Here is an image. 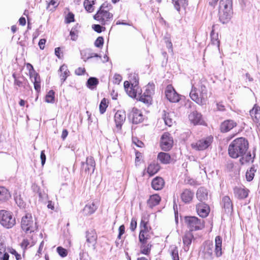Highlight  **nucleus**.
<instances>
[{"label":"nucleus","mask_w":260,"mask_h":260,"mask_svg":"<svg viewBox=\"0 0 260 260\" xmlns=\"http://www.w3.org/2000/svg\"><path fill=\"white\" fill-rule=\"evenodd\" d=\"M248 148V141L244 138H239L233 141L230 144L228 148L229 154L231 157L237 158L245 154Z\"/></svg>","instance_id":"obj_1"},{"label":"nucleus","mask_w":260,"mask_h":260,"mask_svg":"<svg viewBox=\"0 0 260 260\" xmlns=\"http://www.w3.org/2000/svg\"><path fill=\"white\" fill-rule=\"evenodd\" d=\"M189 95L191 100L198 105H205L207 99V89L206 86L201 82H199L198 84L192 83Z\"/></svg>","instance_id":"obj_2"},{"label":"nucleus","mask_w":260,"mask_h":260,"mask_svg":"<svg viewBox=\"0 0 260 260\" xmlns=\"http://www.w3.org/2000/svg\"><path fill=\"white\" fill-rule=\"evenodd\" d=\"M233 14V0H220L218 10L220 21L223 24L227 23L231 20Z\"/></svg>","instance_id":"obj_3"},{"label":"nucleus","mask_w":260,"mask_h":260,"mask_svg":"<svg viewBox=\"0 0 260 260\" xmlns=\"http://www.w3.org/2000/svg\"><path fill=\"white\" fill-rule=\"evenodd\" d=\"M21 227L26 233L34 232L38 228L36 220L33 218L30 213H26L22 217Z\"/></svg>","instance_id":"obj_4"},{"label":"nucleus","mask_w":260,"mask_h":260,"mask_svg":"<svg viewBox=\"0 0 260 260\" xmlns=\"http://www.w3.org/2000/svg\"><path fill=\"white\" fill-rule=\"evenodd\" d=\"M184 222L190 232L201 230L205 226L204 220L196 216L185 217Z\"/></svg>","instance_id":"obj_5"},{"label":"nucleus","mask_w":260,"mask_h":260,"mask_svg":"<svg viewBox=\"0 0 260 260\" xmlns=\"http://www.w3.org/2000/svg\"><path fill=\"white\" fill-rule=\"evenodd\" d=\"M0 223L7 229L12 228L16 223L12 213L5 210L0 211Z\"/></svg>","instance_id":"obj_6"},{"label":"nucleus","mask_w":260,"mask_h":260,"mask_svg":"<svg viewBox=\"0 0 260 260\" xmlns=\"http://www.w3.org/2000/svg\"><path fill=\"white\" fill-rule=\"evenodd\" d=\"M214 245L210 241L205 242L201 247L200 254L204 260H213L214 258Z\"/></svg>","instance_id":"obj_7"},{"label":"nucleus","mask_w":260,"mask_h":260,"mask_svg":"<svg viewBox=\"0 0 260 260\" xmlns=\"http://www.w3.org/2000/svg\"><path fill=\"white\" fill-rule=\"evenodd\" d=\"M148 220L147 218L143 217L140 223V232L139 236V241L142 243H144L148 238V234L150 227L148 225Z\"/></svg>","instance_id":"obj_8"},{"label":"nucleus","mask_w":260,"mask_h":260,"mask_svg":"<svg viewBox=\"0 0 260 260\" xmlns=\"http://www.w3.org/2000/svg\"><path fill=\"white\" fill-rule=\"evenodd\" d=\"M154 85L149 83L145 87V90L143 94L140 95L139 100L144 104L149 105L151 104L152 98L151 95L153 94Z\"/></svg>","instance_id":"obj_9"},{"label":"nucleus","mask_w":260,"mask_h":260,"mask_svg":"<svg viewBox=\"0 0 260 260\" xmlns=\"http://www.w3.org/2000/svg\"><path fill=\"white\" fill-rule=\"evenodd\" d=\"M213 141L212 137H207L202 139L196 142L192 143L191 146L195 150L202 151L207 149L211 144Z\"/></svg>","instance_id":"obj_10"},{"label":"nucleus","mask_w":260,"mask_h":260,"mask_svg":"<svg viewBox=\"0 0 260 260\" xmlns=\"http://www.w3.org/2000/svg\"><path fill=\"white\" fill-rule=\"evenodd\" d=\"M113 17V14L105 9H100L95 15L94 19L100 22L102 24L105 25Z\"/></svg>","instance_id":"obj_11"},{"label":"nucleus","mask_w":260,"mask_h":260,"mask_svg":"<svg viewBox=\"0 0 260 260\" xmlns=\"http://www.w3.org/2000/svg\"><path fill=\"white\" fill-rule=\"evenodd\" d=\"M173 140L171 135L168 133H165L161 138L160 146L165 151L169 150L173 146Z\"/></svg>","instance_id":"obj_12"},{"label":"nucleus","mask_w":260,"mask_h":260,"mask_svg":"<svg viewBox=\"0 0 260 260\" xmlns=\"http://www.w3.org/2000/svg\"><path fill=\"white\" fill-rule=\"evenodd\" d=\"M95 167V162L93 158L89 156L86 158L85 162H82V169L88 174H92L93 173Z\"/></svg>","instance_id":"obj_13"},{"label":"nucleus","mask_w":260,"mask_h":260,"mask_svg":"<svg viewBox=\"0 0 260 260\" xmlns=\"http://www.w3.org/2000/svg\"><path fill=\"white\" fill-rule=\"evenodd\" d=\"M166 96L171 102L176 103L180 100L179 95L176 92L173 86L168 85L165 91Z\"/></svg>","instance_id":"obj_14"},{"label":"nucleus","mask_w":260,"mask_h":260,"mask_svg":"<svg viewBox=\"0 0 260 260\" xmlns=\"http://www.w3.org/2000/svg\"><path fill=\"white\" fill-rule=\"evenodd\" d=\"M196 210L198 215L203 218L207 217L210 212L209 206L203 202L200 203L197 205Z\"/></svg>","instance_id":"obj_15"},{"label":"nucleus","mask_w":260,"mask_h":260,"mask_svg":"<svg viewBox=\"0 0 260 260\" xmlns=\"http://www.w3.org/2000/svg\"><path fill=\"white\" fill-rule=\"evenodd\" d=\"M193 240H194V236L191 232H188L185 234L182 238L183 243V248L184 251L187 252L189 250Z\"/></svg>","instance_id":"obj_16"},{"label":"nucleus","mask_w":260,"mask_h":260,"mask_svg":"<svg viewBox=\"0 0 260 260\" xmlns=\"http://www.w3.org/2000/svg\"><path fill=\"white\" fill-rule=\"evenodd\" d=\"M130 116L132 117L133 122L135 124L141 123L144 120L142 112L136 108H133Z\"/></svg>","instance_id":"obj_17"},{"label":"nucleus","mask_w":260,"mask_h":260,"mask_svg":"<svg viewBox=\"0 0 260 260\" xmlns=\"http://www.w3.org/2000/svg\"><path fill=\"white\" fill-rule=\"evenodd\" d=\"M86 242L88 243L89 247H92V248H95V245L96 244L97 235L94 230L88 231L86 232Z\"/></svg>","instance_id":"obj_18"},{"label":"nucleus","mask_w":260,"mask_h":260,"mask_svg":"<svg viewBox=\"0 0 260 260\" xmlns=\"http://www.w3.org/2000/svg\"><path fill=\"white\" fill-rule=\"evenodd\" d=\"M249 114L253 121L258 123L260 126V107L255 104L253 108L249 111Z\"/></svg>","instance_id":"obj_19"},{"label":"nucleus","mask_w":260,"mask_h":260,"mask_svg":"<svg viewBox=\"0 0 260 260\" xmlns=\"http://www.w3.org/2000/svg\"><path fill=\"white\" fill-rule=\"evenodd\" d=\"M125 113L122 111H117L114 115V120L116 126L118 128H121L122 125L125 120Z\"/></svg>","instance_id":"obj_20"},{"label":"nucleus","mask_w":260,"mask_h":260,"mask_svg":"<svg viewBox=\"0 0 260 260\" xmlns=\"http://www.w3.org/2000/svg\"><path fill=\"white\" fill-rule=\"evenodd\" d=\"M237 125V123L233 120H226L220 125V129L222 132H228Z\"/></svg>","instance_id":"obj_21"},{"label":"nucleus","mask_w":260,"mask_h":260,"mask_svg":"<svg viewBox=\"0 0 260 260\" xmlns=\"http://www.w3.org/2000/svg\"><path fill=\"white\" fill-rule=\"evenodd\" d=\"M215 245L214 248V254L217 257H220L222 254V239L218 236H216L215 240Z\"/></svg>","instance_id":"obj_22"},{"label":"nucleus","mask_w":260,"mask_h":260,"mask_svg":"<svg viewBox=\"0 0 260 260\" xmlns=\"http://www.w3.org/2000/svg\"><path fill=\"white\" fill-rule=\"evenodd\" d=\"M194 196V193L190 189H184L181 194L182 201L185 203H190Z\"/></svg>","instance_id":"obj_23"},{"label":"nucleus","mask_w":260,"mask_h":260,"mask_svg":"<svg viewBox=\"0 0 260 260\" xmlns=\"http://www.w3.org/2000/svg\"><path fill=\"white\" fill-rule=\"evenodd\" d=\"M249 190L246 188L236 187L234 189V193L236 197L243 199L246 198L248 194Z\"/></svg>","instance_id":"obj_24"},{"label":"nucleus","mask_w":260,"mask_h":260,"mask_svg":"<svg viewBox=\"0 0 260 260\" xmlns=\"http://www.w3.org/2000/svg\"><path fill=\"white\" fill-rule=\"evenodd\" d=\"M222 202L223 207L227 213H232L233 211V204L229 197L224 196L222 198Z\"/></svg>","instance_id":"obj_25"},{"label":"nucleus","mask_w":260,"mask_h":260,"mask_svg":"<svg viewBox=\"0 0 260 260\" xmlns=\"http://www.w3.org/2000/svg\"><path fill=\"white\" fill-rule=\"evenodd\" d=\"M196 196L197 199L202 203L208 199V190L204 187H200L197 191Z\"/></svg>","instance_id":"obj_26"},{"label":"nucleus","mask_w":260,"mask_h":260,"mask_svg":"<svg viewBox=\"0 0 260 260\" xmlns=\"http://www.w3.org/2000/svg\"><path fill=\"white\" fill-rule=\"evenodd\" d=\"M164 183V181L162 178L156 177L152 180L151 186L154 189L158 190L162 188Z\"/></svg>","instance_id":"obj_27"},{"label":"nucleus","mask_w":260,"mask_h":260,"mask_svg":"<svg viewBox=\"0 0 260 260\" xmlns=\"http://www.w3.org/2000/svg\"><path fill=\"white\" fill-rule=\"evenodd\" d=\"M159 169V165L155 161H153L148 165L147 172L150 176H152L157 173Z\"/></svg>","instance_id":"obj_28"},{"label":"nucleus","mask_w":260,"mask_h":260,"mask_svg":"<svg viewBox=\"0 0 260 260\" xmlns=\"http://www.w3.org/2000/svg\"><path fill=\"white\" fill-rule=\"evenodd\" d=\"M189 119L190 122L194 124H198L201 123L202 115L197 111H193L189 115Z\"/></svg>","instance_id":"obj_29"},{"label":"nucleus","mask_w":260,"mask_h":260,"mask_svg":"<svg viewBox=\"0 0 260 260\" xmlns=\"http://www.w3.org/2000/svg\"><path fill=\"white\" fill-rule=\"evenodd\" d=\"M131 86L126 89V92L131 98H136L137 93L139 92V86L137 85V82L131 83Z\"/></svg>","instance_id":"obj_30"},{"label":"nucleus","mask_w":260,"mask_h":260,"mask_svg":"<svg viewBox=\"0 0 260 260\" xmlns=\"http://www.w3.org/2000/svg\"><path fill=\"white\" fill-rule=\"evenodd\" d=\"M157 159L163 164H168L171 162V157L169 153L161 152L157 155Z\"/></svg>","instance_id":"obj_31"},{"label":"nucleus","mask_w":260,"mask_h":260,"mask_svg":"<svg viewBox=\"0 0 260 260\" xmlns=\"http://www.w3.org/2000/svg\"><path fill=\"white\" fill-rule=\"evenodd\" d=\"M11 196L9 191L4 186H0V201L6 202L9 200Z\"/></svg>","instance_id":"obj_32"},{"label":"nucleus","mask_w":260,"mask_h":260,"mask_svg":"<svg viewBox=\"0 0 260 260\" xmlns=\"http://www.w3.org/2000/svg\"><path fill=\"white\" fill-rule=\"evenodd\" d=\"M97 209V206L94 203H89L84 207L83 213L85 215H89L93 214Z\"/></svg>","instance_id":"obj_33"},{"label":"nucleus","mask_w":260,"mask_h":260,"mask_svg":"<svg viewBox=\"0 0 260 260\" xmlns=\"http://www.w3.org/2000/svg\"><path fill=\"white\" fill-rule=\"evenodd\" d=\"M210 38L211 45L215 46L216 49L219 51L220 41L218 39V34L217 33H215L214 30L212 29L210 34Z\"/></svg>","instance_id":"obj_34"},{"label":"nucleus","mask_w":260,"mask_h":260,"mask_svg":"<svg viewBox=\"0 0 260 260\" xmlns=\"http://www.w3.org/2000/svg\"><path fill=\"white\" fill-rule=\"evenodd\" d=\"M172 3L174 4V7L176 10L179 12L180 10V8H185L188 5V1L187 0H172Z\"/></svg>","instance_id":"obj_35"},{"label":"nucleus","mask_w":260,"mask_h":260,"mask_svg":"<svg viewBox=\"0 0 260 260\" xmlns=\"http://www.w3.org/2000/svg\"><path fill=\"white\" fill-rule=\"evenodd\" d=\"M59 71L61 73L60 77L62 83L69 76L70 72L68 69V67L65 64H63L60 67Z\"/></svg>","instance_id":"obj_36"},{"label":"nucleus","mask_w":260,"mask_h":260,"mask_svg":"<svg viewBox=\"0 0 260 260\" xmlns=\"http://www.w3.org/2000/svg\"><path fill=\"white\" fill-rule=\"evenodd\" d=\"M169 251L173 260H179L178 249L176 245L170 246Z\"/></svg>","instance_id":"obj_37"},{"label":"nucleus","mask_w":260,"mask_h":260,"mask_svg":"<svg viewBox=\"0 0 260 260\" xmlns=\"http://www.w3.org/2000/svg\"><path fill=\"white\" fill-rule=\"evenodd\" d=\"M99 84V80L95 77H90L86 82L87 87L90 89H93Z\"/></svg>","instance_id":"obj_38"},{"label":"nucleus","mask_w":260,"mask_h":260,"mask_svg":"<svg viewBox=\"0 0 260 260\" xmlns=\"http://www.w3.org/2000/svg\"><path fill=\"white\" fill-rule=\"evenodd\" d=\"M95 0H85L84 2V7L85 10L91 13L94 10L93 5H94Z\"/></svg>","instance_id":"obj_39"},{"label":"nucleus","mask_w":260,"mask_h":260,"mask_svg":"<svg viewBox=\"0 0 260 260\" xmlns=\"http://www.w3.org/2000/svg\"><path fill=\"white\" fill-rule=\"evenodd\" d=\"M160 201V197L157 194H153L150 196L148 204L150 206L153 207L158 205Z\"/></svg>","instance_id":"obj_40"},{"label":"nucleus","mask_w":260,"mask_h":260,"mask_svg":"<svg viewBox=\"0 0 260 260\" xmlns=\"http://www.w3.org/2000/svg\"><path fill=\"white\" fill-rule=\"evenodd\" d=\"M255 155L253 157H252L251 154L250 152L247 153L246 154L243 155L240 159V162L242 164H244L246 162H252L253 161L254 157Z\"/></svg>","instance_id":"obj_41"},{"label":"nucleus","mask_w":260,"mask_h":260,"mask_svg":"<svg viewBox=\"0 0 260 260\" xmlns=\"http://www.w3.org/2000/svg\"><path fill=\"white\" fill-rule=\"evenodd\" d=\"M28 65L30 66L31 67V68L32 70H34L33 67L29 63L28 64ZM30 74V78L31 79V81L32 82H36L37 81H40V78L39 75L35 71H33V72H29Z\"/></svg>","instance_id":"obj_42"},{"label":"nucleus","mask_w":260,"mask_h":260,"mask_svg":"<svg viewBox=\"0 0 260 260\" xmlns=\"http://www.w3.org/2000/svg\"><path fill=\"white\" fill-rule=\"evenodd\" d=\"M255 171L256 170L254 167H251L249 170L247 171L246 178L248 181H250L253 179Z\"/></svg>","instance_id":"obj_43"},{"label":"nucleus","mask_w":260,"mask_h":260,"mask_svg":"<svg viewBox=\"0 0 260 260\" xmlns=\"http://www.w3.org/2000/svg\"><path fill=\"white\" fill-rule=\"evenodd\" d=\"M55 92L53 90L49 91L45 97V101L48 103H53L54 102Z\"/></svg>","instance_id":"obj_44"},{"label":"nucleus","mask_w":260,"mask_h":260,"mask_svg":"<svg viewBox=\"0 0 260 260\" xmlns=\"http://www.w3.org/2000/svg\"><path fill=\"white\" fill-rule=\"evenodd\" d=\"M146 240L145 241L144 243H142V245L141 247V252L145 255H148L151 249V245L150 244H146Z\"/></svg>","instance_id":"obj_45"},{"label":"nucleus","mask_w":260,"mask_h":260,"mask_svg":"<svg viewBox=\"0 0 260 260\" xmlns=\"http://www.w3.org/2000/svg\"><path fill=\"white\" fill-rule=\"evenodd\" d=\"M163 119L166 125L171 126L173 123V119L171 118L169 113H167L165 111H164V114L163 115Z\"/></svg>","instance_id":"obj_46"},{"label":"nucleus","mask_w":260,"mask_h":260,"mask_svg":"<svg viewBox=\"0 0 260 260\" xmlns=\"http://www.w3.org/2000/svg\"><path fill=\"white\" fill-rule=\"evenodd\" d=\"M78 30L76 27H72L70 31V35L71 36V39L73 41H76L78 39Z\"/></svg>","instance_id":"obj_47"},{"label":"nucleus","mask_w":260,"mask_h":260,"mask_svg":"<svg viewBox=\"0 0 260 260\" xmlns=\"http://www.w3.org/2000/svg\"><path fill=\"white\" fill-rule=\"evenodd\" d=\"M107 107L108 105L107 104L106 100L104 98L101 101L100 104L99 109L100 113L101 114H104L105 112Z\"/></svg>","instance_id":"obj_48"},{"label":"nucleus","mask_w":260,"mask_h":260,"mask_svg":"<svg viewBox=\"0 0 260 260\" xmlns=\"http://www.w3.org/2000/svg\"><path fill=\"white\" fill-rule=\"evenodd\" d=\"M57 251L58 254L62 257H66L68 254L67 250L62 247H58L57 248Z\"/></svg>","instance_id":"obj_49"},{"label":"nucleus","mask_w":260,"mask_h":260,"mask_svg":"<svg viewBox=\"0 0 260 260\" xmlns=\"http://www.w3.org/2000/svg\"><path fill=\"white\" fill-rule=\"evenodd\" d=\"M104 38L102 37H99L94 42V45L96 47L101 48L103 46Z\"/></svg>","instance_id":"obj_50"},{"label":"nucleus","mask_w":260,"mask_h":260,"mask_svg":"<svg viewBox=\"0 0 260 260\" xmlns=\"http://www.w3.org/2000/svg\"><path fill=\"white\" fill-rule=\"evenodd\" d=\"M8 252L14 255L17 260H19L21 258L20 254L17 253V252L13 248H10L8 249Z\"/></svg>","instance_id":"obj_51"},{"label":"nucleus","mask_w":260,"mask_h":260,"mask_svg":"<svg viewBox=\"0 0 260 260\" xmlns=\"http://www.w3.org/2000/svg\"><path fill=\"white\" fill-rule=\"evenodd\" d=\"M122 77L120 75L115 74L113 77V83L116 84H119L122 80Z\"/></svg>","instance_id":"obj_52"},{"label":"nucleus","mask_w":260,"mask_h":260,"mask_svg":"<svg viewBox=\"0 0 260 260\" xmlns=\"http://www.w3.org/2000/svg\"><path fill=\"white\" fill-rule=\"evenodd\" d=\"M129 77L130 78L129 80L131 83H135L137 81V85H138V77L137 74H131Z\"/></svg>","instance_id":"obj_53"},{"label":"nucleus","mask_w":260,"mask_h":260,"mask_svg":"<svg viewBox=\"0 0 260 260\" xmlns=\"http://www.w3.org/2000/svg\"><path fill=\"white\" fill-rule=\"evenodd\" d=\"M15 200L16 203V204L18 205V206L20 207H23L24 206V203L22 201V200L21 199L20 196H17L15 198Z\"/></svg>","instance_id":"obj_54"},{"label":"nucleus","mask_w":260,"mask_h":260,"mask_svg":"<svg viewBox=\"0 0 260 260\" xmlns=\"http://www.w3.org/2000/svg\"><path fill=\"white\" fill-rule=\"evenodd\" d=\"M74 21V15L73 13H69L67 17H66V21L67 23H69Z\"/></svg>","instance_id":"obj_55"},{"label":"nucleus","mask_w":260,"mask_h":260,"mask_svg":"<svg viewBox=\"0 0 260 260\" xmlns=\"http://www.w3.org/2000/svg\"><path fill=\"white\" fill-rule=\"evenodd\" d=\"M137 227V221L135 218H132L130 224V229L134 231Z\"/></svg>","instance_id":"obj_56"},{"label":"nucleus","mask_w":260,"mask_h":260,"mask_svg":"<svg viewBox=\"0 0 260 260\" xmlns=\"http://www.w3.org/2000/svg\"><path fill=\"white\" fill-rule=\"evenodd\" d=\"M93 29L98 33H100L102 31V27L99 24H93L92 26Z\"/></svg>","instance_id":"obj_57"},{"label":"nucleus","mask_w":260,"mask_h":260,"mask_svg":"<svg viewBox=\"0 0 260 260\" xmlns=\"http://www.w3.org/2000/svg\"><path fill=\"white\" fill-rule=\"evenodd\" d=\"M111 7L112 6L110 4L105 2L102 4L100 9H105L108 11L111 8Z\"/></svg>","instance_id":"obj_58"},{"label":"nucleus","mask_w":260,"mask_h":260,"mask_svg":"<svg viewBox=\"0 0 260 260\" xmlns=\"http://www.w3.org/2000/svg\"><path fill=\"white\" fill-rule=\"evenodd\" d=\"M85 72V70L84 68L79 67L75 70V74L77 75H82L84 74Z\"/></svg>","instance_id":"obj_59"},{"label":"nucleus","mask_w":260,"mask_h":260,"mask_svg":"<svg viewBox=\"0 0 260 260\" xmlns=\"http://www.w3.org/2000/svg\"><path fill=\"white\" fill-rule=\"evenodd\" d=\"M46 42V40L45 39H41L40 40L38 45H39L40 48L41 50H43L44 49Z\"/></svg>","instance_id":"obj_60"},{"label":"nucleus","mask_w":260,"mask_h":260,"mask_svg":"<svg viewBox=\"0 0 260 260\" xmlns=\"http://www.w3.org/2000/svg\"><path fill=\"white\" fill-rule=\"evenodd\" d=\"M34 85V88L37 92H39L41 90V80L37 81L36 82L33 83Z\"/></svg>","instance_id":"obj_61"},{"label":"nucleus","mask_w":260,"mask_h":260,"mask_svg":"<svg viewBox=\"0 0 260 260\" xmlns=\"http://www.w3.org/2000/svg\"><path fill=\"white\" fill-rule=\"evenodd\" d=\"M87 256V254L83 251L79 253L80 260H88Z\"/></svg>","instance_id":"obj_62"},{"label":"nucleus","mask_w":260,"mask_h":260,"mask_svg":"<svg viewBox=\"0 0 260 260\" xmlns=\"http://www.w3.org/2000/svg\"><path fill=\"white\" fill-rule=\"evenodd\" d=\"M118 230H119V234L118 236V238L120 239L121 235H122L124 233V231H125L124 226L123 225H120L119 228Z\"/></svg>","instance_id":"obj_63"},{"label":"nucleus","mask_w":260,"mask_h":260,"mask_svg":"<svg viewBox=\"0 0 260 260\" xmlns=\"http://www.w3.org/2000/svg\"><path fill=\"white\" fill-rule=\"evenodd\" d=\"M9 255L8 252L0 253V260H9Z\"/></svg>","instance_id":"obj_64"}]
</instances>
